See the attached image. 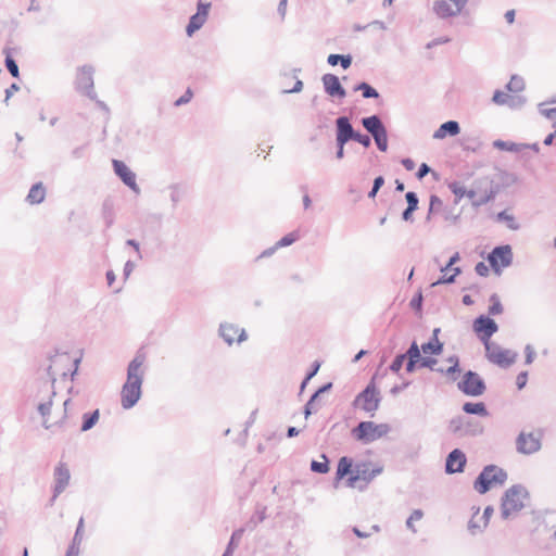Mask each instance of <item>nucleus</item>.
I'll list each match as a JSON object with an SVG mask.
<instances>
[{"label": "nucleus", "instance_id": "obj_1", "mask_svg": "<svg viewBox=\"0 0 556 556\" xmlns=\"http://www.w3.org/2000/svg\"><path fill=\"white\" fill-rule=\"evenodd\" d=\"M371 463L361 462L354 465L353 458L342 456L337 464L336 476L333 479V488L338 489L340 482L348 477L345 484L349 488H357L364 491L367 485L382 472L383 468L376 465L370 468Z\"/></svg>", "mask_w": 556, "mask_h": 556}, {"label": "nucleus", "instance_id": "obj_2", "mask_svg": "<svg viewBox=\"0 0 556 556\" xmlns=\"http://www.w3.org/2000/svg\"><path fill=\"white\" fill-rule=\"evenodd\" d=\"M147 359L142 349L138 350L127 366V378L121 391V404L124 409L132 408L142 395L144 370L142 366Z\"/></svg>", "mask_w": 556, "mask_h": 556}, {"label": "nucleus", "instance_id": "obj_3", "mask_svg": "<svg viewBox=\"0 0 556 556\" xmlns=\"http://www.w3.org/2000/svg\"><path fill=\"white\" fill-rule=\"evenodd\" d=\"M391 431L389 424H376L374 421H359L352 430L351 435L363 444L372 443Z\"/></svg>", "mask_w": 556, "mask_h": 556}, {"label": "nucleus", "instance_id": "obj_4", "mask_svg": "<svg viewBox=\"0 0 556 556\" xmlns=\"http://www.w3.org/2000/svg\"><path fill=\"white\" fill-rule=\"evenodd\" d=\"M521 496H529V492L521 484H514L505 491L501 504V515L503 519H508L511 514L518 513L525 507Z\"/></svg>", "mask_w": 556, "mask_h": 556}, {"label": "nucleus", "instance_id": "obj_5", "mask_svg": "<svg viewBox=\"0 0 556 556\" xmlns=\"http://www.w3.org/2000/svg\"><path fill=\"white\" fill-rule=\"evenodd\" d=\"M447 429L453 435L458 438L478 437L484 431V427L479 420L463 415L452 418Z\"/></svg>", "mask_w": 556, "mask_h": 556}, {"label": "nucleus", "instance_id": "obj_6", "mask_svg": "<svg viewBox=\"0 0 556 556\" xmlns=\"http://www.w3.org/2000/svg\"><path fill=\"white\" fill-rule=\"evenodd\" d=\"M381 402L380 391L372 379L353 400L352 406L359 407L366 413L374 416L379 408Z\"/></svg>", "mask_w": 556, "mask_h": 556}, {"label": "nucleus", "instance_id": "obj_7", "mask_svg": "<svg viewBox=\"0 0 556 556\" xmlns=\"http://www.w3.org/2000/svg\"><path fill=\"white\" fill-rule=\"evenodd\" d=\"M412 354L413 358L410 362H406L405 364V370L407 374H413L421 368H428L435 372H443V368L435 367L438 364L437 358L432 357V355H422L420 353V349L416 340L412 341Z\"/></svg>", "mask_w": 556, "mask_h": 556}, {"label": "nucleus", "instance_id": "obj_8", "mask_svg": "<svg viewBox=\"0 0 556 556\" xmlns=\"http://www.w3.org/2000/svg\"><path fill=\"white\" fill-rule=\"evenodd\" d=\"M469 0H434L432 11L440 20H447L465 14Z\"/></svg>", "mask_w": 556, "mask_h": 556}, {"label": "nucleus", "instance_id": "obj_9", "mask_svg": "<svg viewBox=\"0 0 556 556\" xmlns=\"http://www.w3.org/2000/svg\"><path fill=\"white\" fill-rule=\"evenodd\" d=\"M472 331L484 348H488V342L498 331V325L489 315L481 314L473 319Z\"/></svg>", "mask_w": 556, "mask_h": 556}, {"label": "nucleus", "instance_id": "obj_10", "mask_svg": "<svg viewBox=\"0 0 556 556\" xmlns=\"http://www.w3.org/2000/svg\"><path fill=\"white\" fill-rule=\"evenodd\" d=\"M457 388L465 395L475 397L482 395L486 390L484 380L473 370L464 372L462 380L457 383Z\"/></svg>", "mask_w": 556, "mask_h": 556}, {"label": "nucleus", "instance_id": "obj_11", "mask_svg": "<svg viewBox=\"0 0 556 556\" xmlns=\"http://www.w3.org/2000/svg\"><path fill=\"white\" fill-rule=\"evenodd\" d=\"M486 260L494 273L500 274L502 268L511 265L514 260L513 249L509 244L496 245L489 253Z\"/></svg>", "mask_w": 556, "mask_h": 556}, {"label": "nucleus", "instance_id": "obj_12", "mask_svg": "<svg viewBox=\"0 0 556 556\" xmlns=\"http://www.w3.org/2000/svg\"><path fill=\"white\" fill-rule=\"evenodd\" d=\"M93 67L91 65H83L78 68L75 88L77 91L87 96L90 100H96L97 93L93 89Z\"/></svg>", "mask_w": 556, "mask_h": 556}, {"label": "nucleus", "instance_id": "obj_13", "mask_svg": "<svg viewBox=\"0 0 556 556\" xmlns=\"http://www.w3.org/2000/svg\"><path fill=\"white\" fill-rule=\"evenodd\" d=\"M336 125H339L348 141L358 142L364 148H369L371 146L370 136L362 134L359 130L354 129L348 116H339L336 119Z\"/></svg>", "mask_w": 556, "mask_h": 556}, {"label": "nucleus", "instance_id": "obj_14", "mask_svg": "<svg viewBox=\"0 0 556 556\" xmlns=\"http://www.w3.org/2000/svg\"><path fill=\"white\" fill-rule=\"evenodd\" d=\"M460 261V255L458 252H455L447 263L440 268L441 273L443 275L438 278L435 282H433L432 286H439V285H452L455 282L456 277L462 274L460 267H454V265Z\"/></svg>", "mask_w": 556, "mask_h": 556}, {"label": "nucleus", "instance_id": "obj_15", "mask_svg": "<svg viewBox=\"0 0 556 556\" xmlns=\"http://www.w3.org/2000/svg\"><path fill=\"white\" fill-rule=\"evenodd\" d=\"M542 447L540 438L534 437L532 432H520L516 439V448L518 453L523 455H532Z\"/></svg>", "mask_w": 556, "mask_h": 556}, {"label": "nucleus", "instance_id": "obj_16", "mask_svg": "<svg viewBox=\"0 0 556 556\" xmlns=\"http://www.w3.org/2000/svg\"><path fill=\"white\" fill-rule=\"evenodd\" d=\"M112 165L115 175L123 181V184L135 193H139L140 189L136 181V174L125 164V162L113 160Z\"/></svg>", "mask_w": 556, "mask_h": 556}, {"label": "nucleus", "instance_id": "obj_17", "mask_svg": "<svg viewBox=\"0 0 556 556\" xmlns=\"http://www.w3.org/2000/svg\"><path fill=\"white\" fill-rule=\"evenodd\" d=\"M324 91L331 98L342 100L346 97V90L342 86L339 77L334 74L327 73L321 76Z\"/></svg>", "mask_w": 556, "mask_h": 556}, {"label": "nucleus", "instance_id": "obj_18", "mask_svg": "<svg viewBox=\"0 0 556 556\" xmlns=\"http://www.w3.org/2000/svg\"><path fill=\"white\" fill-rule=\"evenodd\" d=\"M46 371H47V375H48V377H49V379L51 381L50 395H49V400L48 401L41 402V403L38 404L37 410L41 415V417L43 418L42 426L46 429H49L50 425H48V417L51 414V407H52V404H53V397L55 395L54 383L56 381V378H55V376H54V374L52 371L51 363L46 368Z\"/></svg>", "mask_w": 556, "mask_h": 556}, {"label": "nucleus", "instance_id": "obj_19", "mask_svg": "<svg viewBox=\"0 0 556 556\" xmlns=\"http://www.w3.org/2000/svg\"><path fill=\"white\" fill-rule=\"evenodd\" d=\"M466 464V454L460 448H454L445 459V472L448 475L460 473L465 470Z\"/></svg>", "mask_w": 556, "mask_h": 556}, {"label": "nucleus", "instance_id": "obj_20", "mask_svg": "<svg viewBox=\"0 0 556 556\" xmlns=\"http://www.w3.org/2000/svg\"><path fill=\"white\" fill-rule=\"evenodd\" d=\"M219 337L228 344L231 345L235 342V337L238 334L237 342L241 343L248 339V334L244 329H239L233 324L222 323L218 328Z\"/></svg>", "mask_w": 556, "mask_h": 556}, {"label": "nucleus", "instance_id": "obj_21", "mask_svg": "<svg viewBox=\"0 0 556 556\" xmlns=\"http://www.w3.org/2000/svg\"><path fill=\"white\" fill-rule=\"evenodd\" d=\"M333 384L332 382H326L323 386H320L308 399L306 404L303 407V414L304 417L307 419L311 415L314 413H317L319 409V405L317 404L318 399H320V395L324 393L329 392L332 389Z\"/></svg>", "mask_w": 556, "mask_h": 556}, {"label": "nucleus", "instance_id": "obj_22", "mask_svg": "<svg viewBox=\"0 0 556 556\" xmlns=\"http://www.w3.org/2000/svg\"><path fill=\"white\" fill-rule=\"evenodd\" d=\"M497 354L489 355V362L495 364L502 368L510 367L517 358V353L501 346H495Z\"/></svg>", "mask_w": 556, "mask_h": 556}, {"label": "nucleus", "instance_id": "obj_23", "mask_svg": "<svg viewBox=\"0 0 556 556\" xmlns=\"http://www.w3.org/2000/svg\"><path fill=\"white\" fill-rule=\"evenodd\" d=\"M54 485L55 495H60L70 484L71 473L67 466L64 463H60L54 468Z\"/></svg>", "mask_w": 556, "mask_h": 556}, {"label": "nucleus", "instance_id": "obj_24", "mask_svg": "<svg viewBox=\"0 0 556 556\" xmlns=\"http://www.w3.org/2000/svg\"><path fill=\"white\" fill-rule=\"evenodd\" d=\"M494 469H496V465H486L476 478L473 488L479 494L488 493L493 486L489 479V473H492Z\"/></svg>", "mask_w": 556, "mask_h": 556}, {"label": "nucleus", "instance_id": "obj_25", "mask_svg": "<svg viewBox=\"0 0 556 556\" xmlns=\"http://www.w3.org/2000/svg\"><path fill=\"white\" fill-rule=\"evenodd\" d=\"M361 123H362L363 127L366 129V131L372 138H375V136L381 135L383 131L387 130V127L382 123L381 117L377 114L363 117Z\"/></svg>", "mask_w": 556, "mask_h": 556}, {"label": "nucleus", "instance_id": "obj_26", "mask_svg": "<svg viewBox=\"0 0 556 556\" xmlns=\"http://www.w3.org/2000/svg\"><path fill=\"white\" fill-rule=\"evenodd\" d=\"M460 132L459 123L456 121H447L440 125V127L434 131V139H444L445 137H454Z\"/></svg>", "mask_w": 556, "mask_h": 556}, {"label": "nucleus", "instance_id": "obj_27", "mask_svg": "<svg viewBox=\"0 0 556 556\" xmlns=\"http://www.w3.org/2000/svg\"><path fill=\"white\" fill-rule=\"evenodd\" d=\"M83 533H84V518L80 517L78 520L73 540H72L71 544L68 545L65 556H78L79 547L83 542Z\"/></svg>", "mask_w": 556, "mask_h": 556}, {"label": "nucleus", "instance_id": "obj_28", "mask_svg": "<svg viewBox=\"0 0 556 556\" xmlns=\"http://www.w3.org/2000/svg\"><path fill=\"white\" fill-rule=\"evenodd\" d=\"M46 198V188L41 181L34 184L26 197V201L34 205V204H40L45 201Z\"/></svg>", "mask_w": 556, "mask_h": 556}, {"label": "nucleus", "instance_id": "obj_29", "mask_svg": "<svg viewBox=\"0 0 556 556\" xmlns=\"http://www.w3.org/2000/svg\"><path fill=\"white\" fill-rule=\"evenodd\" d=\"M15 51H17L16 48L5 47L3 49L4 66L7 67L8 72L12 75V77L20 78L18 65L13 58V52H15Z\"/></svg>", "mask_w": 556, "mask_h": 556}, {"label": "nucleus", "instance_id": "obj_30", "mask_svg": "<svg viewBox=\"0 0 556 556\" xmlns=\"http://www.w3.org/2000/svg\"><path fill=\"white\" fill-rule=\"evenodd\" d=\"M420 353L425 355L438 356L443 353L444 344L439 339H429L427 342L419 345Z\"/></svg>", "mask_w": 556, "mask_h": 556}, {"label": "nucleus", "instance_id": "obj_31", "mask_svg": "<svg viewBox=\"0 0 556 556\" xmlns=\"http://www.w3.org/2000/svg\"><path fill=\"white\" fill-rule=\"evenodd\" d=\"M462 408L467 415H476L480 417L489 416V410L483 402H466L463 404Z\"/></svg>", "mask_w": 556, "mask_h": 556}, {"label": "nucleus", "instance_id": "obj_32", "mask_svg": "<svg viewBox=\"0 0 556 556\" xmlns=\"http://www.w3.org/2000/svg\"><path fill=\"white\" fill-rule=\"evenodd\" d=\"M101 214L102 218L104 220L105 227L110 228L115 220V212H114V203L113 200L110 198H106L101 207Z\"/></svg>", "mask_w": 556, "mask_h": 556}, {"label": "nucleus", "instance_id": "obj_33", "mask_svg": "<svg viewBox=\"0 0 556 556\" xmlns=\"http://www.w3.org/2000/svg\"><path fill=\"white\" fill-rule=\"evenodd\" d=\"M412 358H413V354H412V343H410L408 349L406 350V352L400 353L393 358L392 363L389 366V369L393 374H399L401 371V369L403 368L404 362L405 361L410 362Z\"/></svg>", "mask_w": 556, "mask_h": 556}, {"label": "nucleus", "instance_id": "obj_34", "mask_svg": "<svg viewBox=\"0 0 556 556\" xmlns=\"http://www.w3.org/2000/svg\"><path fill=\"white\" fill-rule=\"evenodd\" d=\"M448 189L451 192L455 195V203H458L459 200L464 197H467L469 199H473L476 195L475 190H467L465 186H463L458 181H453L448 184Z\"/></svg>", "mask_w": 556, "mask_h": 556}, {"label": "nucleus", "instance_id": "obj_35", "mask_svg": "<svg viewBox=\"0 0 556 556\" xmlns=\"http://www.w3.org/2000/svg\"><path fill=\"white\" fill-rule=\"evenodd\" d=\"M353 58L351 54L331 53L327 58L330 66L340 65L343 70H348L352 65Z\"/></svg>", "mask_w": 556, "mask_h": 556}, {"label": "nucleus", "instance_id": "obj_36", "mask_svg": "<svg viewBox=\"0 0 556 556\" xmlns=\"http://www.w3.org/2000/svg\"><path fill=\"white\" fill-rule=\"evenodd\" d=\"M99 418H100V410L98 408L83 414L80 431L86 432V431L91 430L99 421Z\"/></svg>", "mask_w": 556, "mask_h": 556}, {"label": "nucleus", "instance_id": "obj_37", "mask_svg": "<svg viewBox=\"0 0 556 556\" xmlns=\"http://www.w3.org/2000/svg\"><path fill=\"white\" fill-rule=\"evenodd\" d=\"M354 91H361L364 99H379L380 93L367 81H361L353 88Z\"/></svg>", "mask_w": 556, "mask_h": 556}, {"label": "nucleus", "instance_id": "obj_38", "mask_svg": "<svg viewBox=\"0 0 556 556\" xmlns=\"http://www.w3.org/2000/svg\"><path fill=\"white\" fill-rule=\"evenodd\" d=\"M266 519V507H262L261 509L256 510L254 515L251 516L249 521L245 522L243 527L240 529H244L245 531H253L258 523L263 522Z\"/></svg>", "mask_w": 556, "mask_h": 556}, {"label": "nucleus", "instance_id": "obj_39", "mask_svg": "<svg viewBox=\"0 0 556 556\" xmlns=\"http://www.w3.org/2000/svg\"><path fill=\"white\" fill-rule=\"evenodd\" d=\"M244 533V529H236L231 533L230 540L223 553L222 556H232L236 547L238 546L240 540L242 539V535Z\"/></svg>", "mask_w": 556, "mask_h": 556}, {"label": "nucleus", "instance_id": "obj_40", "mask_svg": "<svg viewBox=\"0 0 556 556\" xmlns=\"http://www.w3.org/2000/svg\"><path fill=\"white\" fill-rule=\"evenodd\" d=\"M348 139L344 137V134L342 132L339 125H336V159L342 160L345 155L344 147L348 143Z\"/></svg>", "mask_w": 556, "mask_h": 556}, {"label": "nucleus", "instance_id": "obj_41", "mask_svg": "<svg viewBox=\"0 0 556 556\" xmlns=\"http://www.w3.org/2000/svg\"><path fill=\"white\" fill-rule=\"evenodd\" d=\"M207 18H204L202 15L194 13L190 16L189 22L186 26V33L188 36H192L193 33L202 28Z\"/></svg>", "mask_w": 556, "mask_h": 556}, {"label": "nucleus", "instance_id": "obj_42", "mask_svg": "<svg viewBox=\"0 0 556 556\" xmlns=\"http://www.w3.org/2000/svg\"><path fill=\"white\" fill-rule=\"evenodd\" d=\"M490 305L488 307V314L491 316L500 315L504 312V306L501 302L500 296L496 293H492L489 298Z\"/></svg>", "mask_w": 556, "mask_h": 556}, {"label": "nucleus", "instance_id": "obj_43", "mask_svg": "<svg viewBox=\"0 0 556 556\" xmlns=\"http://www.w3.org/2000/svg\"><path fill=\"white\" fill-rule=\"evenodd\" d=\"M321 458L324 459L323 462H318V460H315L313 459L311 462V465H309V469L315 472V473H320V475H325L329 471L330 469V460L329 458L327 457L326 454H321Z\"/></svg>", "mask_w": 556, "mask_h": 556}, {"label": "nucleus", "instance_id": "obj_44", "mask_svg": "<svg viewBox=\"0 0 556 556\" xmlns=\"http://www.w3.org/2000/svg\"><path fill=\"white\" fill-rule=\"evenodd\" d=\"M526 87L525 80L519 75H513L510 80L506 84L505 89L513 93L521 92Z\"/></svg>", "mask_w": 556, "mask_h": 556}, {"label": "nucleus", "instance_id": "obj_45", "mask_svg": "<svg viewBox=\"0 0 556 556\" xmlns=\"http://www.w3.org/2000/svg\"><path fill=\"white\" fill-rule=\"evenodd\" d=\"M493 146L498 150L508 152H520L522 150V144L513 141H504L501 139L495 140Z\"/></svg>", "mask_w": 556, "mask_h": 556}, {"label": "nucleus", "instance_id": "obj_46", "mask_svg": "<svg viewBox=\"0 0 556 556\" xmlns=\"http://www.w3.org/2000/svg\"><path fill=\"white\" fill-rule=\"evenodd\" d=\"M495 197H496V190L491 188L483 195L477 197V194H476L475 198L470 199V200H471L472 206L479 207V206H482V205L493 201L495 199Z\"/></svg>", "mask_w": 556, "mask_h": 556}, {"label": "nucleus", "instance_id": "obj_47", "mask_svg": "<svg viewBox=\"0 0 556 556\" xmlns=\"http://www.w3.org/2000/svg\"><path fill=\"white\" fill-rule=\"evenodd\" d=\"M496 220L497 222H505L506 226L510 230H518L520 228V225L517 223V220L514 217V215L508 214L506 211L498 212L497 215H496Z\"/></svg>", "mask_w": 556, "mask_h": 556}, {"label": "nucleus", "instance_id": "obj_48", "mask_svg": "<svg viewBox=\"0 0 556 556\" xmlns=\"http://www.w3.org/2000/svg\"><path fill=\"white\" fill-rule=\"evenodd\" d=\"M527 103V98L521 94H509L506 106L510 110H520Z\"/></svg>", "mask_w": 556, "mask_h": 556}, {"label": "nucleus", "instance_id": "obj_49", "mask_svg": "<svg viewBox=\"0 0 556 556\" xmlns=\"http://www.w3.org/2000/svg\"><path fill=\"white\" fill-rule=\"evenodd\" d=\"M489 479L492 482L493 485L495 484H504L507 480V472L503 469L496 466V469L492 471V473H489Z\"/></svg>", "mask_w": 556, "mask_h": 556}, {"label": "nucleus", "instance_id": "obj_50", "mask_svg": "<svg viewBox=\"0 0 556 556\" xmlns=\"http://www.w3.org/2000/svg\"><path fill=\"white\" fill-rule=\"evenodd\" d=\"M299 239H300L299 232L291 231V232L285 235L282 238H280L276 242V248L280 249V248L289 247V245L293 244L295 241H298Z\"/></svg>", "mask_w": 556, "mask_h": 556}, {"label": "nucleus", "instance_id": "obj_51", "mask_svg": "<svg viewBox=\"0 0 556 556\" xmlns=\"http://www.w3.org/2000/svg\"><path fill=\"white\" fill-rule=\"evenodd\" d=\"M424 517V511L419 508L414 509L413 513L409 515V517L406 519V528L412 531L413 533L417 532V529L414 525L415 521L420 520Z\"/></svg>", "mask_w": 556, "mask_h": 556}, {"label": "nucleus", "instance_id": "obj_52", "mask_svg": "<svg viewBox=\"0 0 556 556\" xmlns=\"http://www.w3.org/2000/svg\"><path fill=\"white\" fill-rule=\"evenodd\" d=\"M169 190H170L169 197H170L173 207H176L178 205V203L184 198V190L178 185L169 186Z\"/></svg>", "mask_w": 556, "mask_h": 556}, {"label": "nucleus", "instance_id": "obj_53", "mask_svg": "<svg viewBox=\"0 0 556 556\" xmlns=\"http://www.w3.org/2000/svg\"><path fill=\"white\" fill-rule=\"evenodd\" d=\"M509 93L504 92L503 90L496 89L493 92L492 102L496 105H505L507 104Z\"/></svg>", "mask_w": 556, "mask_h": 556}, {"label": "nucleus", "instance_id": "obj_54", "mask_svg": "<svg viewBox=\"0 0 556 556\" xmlns=\"http://www.w3.org/2000/svg\"><path fill=\"white\" fill-rule=\"evenodd\" d=\"M374 140L379 151L386 152L388 150V130L379 136H375Z\"/></svg>", "mask_w": 556, "mask_h": 556}, {"label": "nucleus", "instance_id": "obj_55", "mask_svg": "<svg viewBox=\"0 0 556 556\" xmlns=\"http://www.w3.org/2000/svg\"><path fill=\"white\" fill-rule=\"evenodd\" d=\"M384 185V177L383 176H377L372 181V187L370 191L368 192V198L375 199L378 191L382 188Z\"/></svg>", "mask_w": 556, "mask_h": 556}, {"label": "nucleus", "instance_id": "obj_56", "mask_svg": "<svg viewBox=\"0 0 556 556\" xmlns=\"http://www.w3.org/2000/svg\"><path fill=\"white\" fill-rule=\"evenodd\" d=\"M422 302H424L422 293L419 291V292L415 293L414 296L412 298V300L409 302V306L415 312H420L422 309Z\"/></svg>", "mask_w": 556, "mask_h": 556}, {"label": "nucleus", "instance_id": "obj_57", "mask_svg": "<svg viewBox=\"0 0 556 556\" xmlns=\"http://www.w3.org/2000/svg\"><path fill=\"white\" fill-rule=\"evenodd\" d=\"M299 72H301V70H300V68H294V70H293L294 77H295V83H294V85H293V87H292V88H290V89H285V90L282 91L283 93H298V92H301V91H302V89H303V81L296 77V74H298Z\"/></svg>", "mask_w": 556, "mask_h": 556}, {"label": "nucleus", "instance_id": "obj_58", "mask_svg": "<svg viewBox=\"0 0 556 556\" xmlns=\"http://www.w3.org/2000/svg\"><path fill=\"white\" fill-rule=\"evenodd\" d=\"M405 200L407 202V207L418 210L419 199L416 192L407 191L405 194Z\"/></svg>", "mask_w": 556, "mask_h": 556}, {"label": "nucleus", "instance_id": "obj_59", "mask_svg": "<svg viewBox=\"0 0 556 556\" xmlns=\"http://www.w3.org/2000/svg\"><path fill=\"white\" fill-rule=\"evenodd\" d=\"M545 105H546L545 103H539L538 110H539L540 114H542L547 119H556L555 118L556 108L545 109L544 108Z\"/></svg>", "mask_w": 556, "mask_h": 556}, {"label": "nucleus", "instance_id": "obj_60", "mask_svg": "<svg viewBox=\"0 0 556 556\" xmlns=\"http://www.w3.org/2000/svg\"><path fill=\"white\" fill-rule=\"evenodd\" d=\"M193 97V92L191 90V88H187V90L185 91V93L182 96H180L175 102H174V105L175 106H181L184 104H187L191 101Z\"/></svg>", "mask_w": 556, "mask_h": 556}, {"label": "nucleus", "instance_id": "obj_61", "mask_svg": "<svg viewBox=\"0 0 556 556\" xmlns=\"http://www.w3.org/2000/svg\"><path fill=\"white\" fill-rule=\"evenodd\" d=\"M442 204V200L437 194H431L429 202V215H432L433 212L438 211Z\"/></svg>", "mask_w": 556, "mask_h": 556}, {"label": "nucleus", "instance_id": "obj_62", "mask_svg": "<svg viewBox=\"0 0 556 556\" xmlns=\"http://www.w3.org/2000/svg\"><path fill=\"white\" fill-rule=\"evenodd\" d=\"M211 7H212L211 2H198L195 13L202 15L204 18H207Z\"/></svg>", "mask_w": 556, "mask_h": 556}, {"label": "nucleus", "instance_id": "obj_63", "mask_svg": "<svg viewBox=\"0 0 556 556\" xmlns=\"http://www.w3.org/2000/svg\"><path fill=\"white\" fill-rule=\"evenodd\" d=\"M442 374H445L451 380L455 381L460 374V367L459 365H451L448 368L443 369Z\"/></svg>", "mask_w": 556, "mask_h": 556}, {"label": "nucleus", "instance_id": "obj_64", "mask_svg": "<svg viewBox=\"0 0 556 556\" xmlns=\"http://www.w3.org/2000/svg\"><path fill=\"white\" fill-rule=\"evenodd\" d=\"M535 358V351L531 344L525 346V364L530 365Z\"/></svg>", "mask_w": 556, "mask_h": 556}]
</instances>
